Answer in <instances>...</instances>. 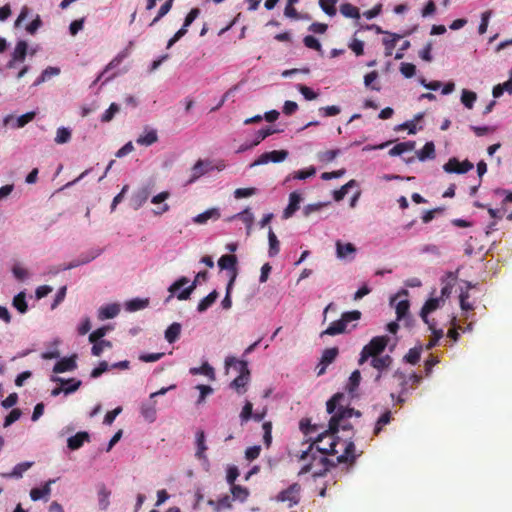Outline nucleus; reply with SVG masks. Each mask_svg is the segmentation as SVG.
<instances>
[{"instance_id": "obj_52", "label": "nucleus", "mask_w": 512, "mask_h": 512, "mask_svg": "<svg viewBox=\"0 0 512 512\" xmlns=\"http://www.w3.org/2000/svg\"><path fill=\"white\" fill-rule=\"evenodd\" d=\"M356 185L355 180H350L346 184H344L340 189L334 191V200L341 201L345 195L348 193V189Z\"/></svg>"}, {"instance_id": "obj_41", "label": "nucleus", "mask_w": 512, "mask_h": 512, "mask_svg": "<svg viewBox=\"0 0 512 512\" xmlns=\"http://www.w3.org/2000/svg\"><path fill=\"white\" fill-rule=\"evenodd\" d=\"M13 306L22 314L26 313L28 310V305L26 302V296L24 292L18 293L13 298Z\"/></svg>"}, {"instance_id": "obj_35", "label": "nucleus", "mask_w": 512, "mask_h": 512, "mask_svg": "<svg viewBox=\"0 0 512 512\" xmlns=\"http://www.w3.org/2000/svg\"><path fill=\"white\" fill-rule=\"evenodd\" d=\"M111 492L102 485L98 491V500H99V507L101 510H106L110 504L109 498H110Z\"/></svg>"}, {"instance_id": "obj_29", "label": "nucleus", "mask_w": 512, "mask_h": 512, "mask_svg": "<svg viewBox=\"0 0 512 512\" xmlns=\"http://www.w3.org/2000/svg\"><path fill=\"white\" fill-rule=\"evenodd\" d=\"M96 255H81L78 259L72 260L62 267V270H70L81 265L87 264L95 259Z\"/></svg>"}, {"instance_id": "obj_59", "label": "nucleus", "mask_w": 512, "mask_h": 512, "mask_svg": "<svg viewBox=\"0 0 512 512\" xmlns=\"http://www.w3.org/2000/svg\"><path fill=\"white\" fill-rule=\"evenodd\" d=\"M120 110V107L116 103H111L109 108L103 113L101 117L102 122H109L113 119L114 115Z\"/></svg>"}, {"instance_id": "obj_22", "label": "nucleus", "mask_w": 512, "mask_h": 512, "mask_svg": "<svg viewBox=\"0 0 512 512\" xmlns=\"http://www.w3.org/2000/svg\"><path fill=\"white\" fill-rule=\"evenodd\" d=\"M233 500L229 495H224L217 501L208 500V505L212 506L216 512H220L221 509H231Z\"/></svg>"}, {"instance_id": "obj_24", "label": "nucleus", "mask_w": 512, "mask_h": 512, "mask_svg": "<svg viewBox=\"0 0 512 512\" xmlns=\"http://www.w3.org/2000/svg\"><path fill=\"white\" fill-rule=\"evenodd\" d=\"M230 492L232 494V499L240 502H245L250 495L248 488L237 484L230 486Z\"/></svg>"}, {"instance_id": "obj_36", "label": "nucleus", "mask_w": 512, "mask_h": 512, "mask_svg": "<svg viewBox=\"0 0 512 512\" xmlns=\"http://www.w3.org/2000/svg\"><path fill=\"white\" fill-rule=\"evenodd\" d=\"M32 465L33 462L19 463L13 468L11 473L5 474V476L10 478H21L23 473L26 472Z\"/></svg>"}, {"instance_id": "obj_15", "label": "nucleus", "mask_w": 512, "mask_h": 512, "mask_svg": "<svg viewBox=\"0 0 512 512\" xmlns=\"http://www.w3.org/2000/svg\"><path fill=\"white\" fill-rule=\"evenodd\" d=\"M208 449L205 440V433L203 430H199L196 433V452L195 457L199 460L208 461L206 456V450Z\"/></svg>"}, {"instance_id": "obj_16", "label": "nucleus", "mask_w": 512, "mask_h": 512, "mask_svg": "<svg viewBox=\"0 0 512 512\" xmlns=\"http://www.w3.org/2000/svg\"><path fill=\"white\" fill-rule=\"evenodd\" d=\"M301 202V195L294 191L289 195V204L283 212V218H290L298 209Z\"/></svg>"}, {"instance_id": "obj_55", "label": "nucleus", "mask_w": 512, "mask_h": 512, "mask_svg": "<svg viewBox=\"0 0 512 512\" xmlns=\"http://www.w3.org/2000/svg\"><path fill=\"white\" fill-rule=\"evenodd\" d=\"M276 132H277V130L272 129L270 127H267L265 129H261V130L257 131L256 139L253 141L251 146L258 145L262 140H264L265 138H267L268 136H270V135H272V134H274Z\"/></svg>"}, {"instance_id": "obj_54", "label": "nucleus", "mask_w": 512, "mask_h": 512, "mask_svg": "<svg viewBox=\"0 0 512 512\" xmlns=\"http://www.w3.org/2000/svg\"><path fill=\"white\" fill-rule=\"evenodd\" d=\"M253 416V404L250 401H247L240 413V419L242 423L248 422Z\"/></svg>"}, {"instance_id": "obj_27", "label": "nucleus", "mask_w": 512, "mask_h": 512, "mask_svg": "<svg viewBox=\"0 0 512 512\" xmlns=\"http://www.w3.org/2000/svg\"><path fill=\"white\" fill-rule=\"evenodd\" d=\"M218 298V292L216 290H213L210 292L206 297H204L198 304L197 310L198 312L202 313L206 311L209 307L213 305V303Z\"/></svg>"}, {"instance_id": "obj_23", "label": "nucleus", "mask_w": 512, "mask_h": 512, "mask_svg": "<svg viewBox=\"0 0 512 512\" xmlns=\"http://www.w3.org/2000/svg\"><path fill=\"white\" fill-rule=\"evenodd\" d=\"M415 143L413 141H406L397 143L393 148H391L388 154L392 157L402 155L405 152L412 151L414 149Z\"/></svg>"}, {"instance_id": "obj_4", "label": "nucleus", "mask_w": 512, "mask_h": 512, "mask_svg": "<svg viewBox=\"0 0 512 512\" xmlns=\"http://www.w3.org/2000/svg\"><path fill=\"white\" fill-rule=\"evenodd\" d=\"M388 344V337L386 336H377L370 340V342L365 345L361 351L359 358V365H362L368 358L379 357V355L385 350Z\"/></svg>"}, {"instance_id": "obj_46", "label": "nucleus", "mask_w": 512, "mask_h": 512, "mask_svg": "<svg viewBox=\"0 0 512 512\" xmlns=\"http://www.w3.org/2000/svg\"><path fill=\"white\" fill-rule=\"evenodd\" d=\"M504 91L512 92V77L503 84L494 86L492 93L495 98H498L503 95Z\"/></svg>"}, {"instance_id": "obj_58", "label": "nucleus", "mask_w": 512, "mask_h": 512, "mask_svg": "<svg viewBox=\"0 0 512 512\" xmlns=\"http://www.w3.org/2000/svg\"><path fill=\"white\" fill-rule=\"evenodd\" d=\"M110 330L109 326H102L100 328H97L89 335V342H96L98 340H103L102 338L107 334V332Z\"/></svg>"}, {"instance_id": "obj_10", "label": "nucleus", "mask_w": 512, "mask_h": 512, "mask_svg": "<svg viewBox=\"0 0 512 512\" xmlns=\"http://www.w3.org/2000/svg\"><path fill=\"white\" fill-rule=\"evenodd\" d=\"M211 169V163L207 160L199 159L191 169V176L187 181V184L194 183L201 176L206 174Z\"/></svg>"}, {"instance_id": "obj_34", "label": "nucleus", "mask_w": 512, "mask_h": 512, "mask_svg": "<svg viewBox=\"0 0 512 512\" xmlns=\"http://www.w3.org/2000/svg\"><path fill=\"white\" fill-rule=\"evenodd\" d=\"M149 305L148 299L135 298L126 303V309L130 312H135L146 308Z\"/></svg>"}, {"instance_id": "obj_8", "label": "nucleus", "mask_w": 512, "mask_h": 512, "mask_svg": "<svg viewBox=\"0 0 512 512\" xmlns=\"http://www.w3.org/2000/svg\"><path fill=\"white\" fill-rule=\"evenodd\" d=\"M393 362V359L389 355L374 357L371 359L370 365L378 371L375 377V381L378 382L382 377V372L388 369Z\"/></svg>"}, {"instance_id": "obj_17", "label": "nucleus", "mask_w": 512, "mask_h": 512, "mask_svg": "<svg viewBox=\"0 0 512 512\" xmlns=\"http://www.w3.org/2000/svg\"><path fill=\"white\" fill-rule=\"evenodd\" d=\"M236 264H237V257L232 254L223 255L218 260V266L220 267V269L231 271L232 272L231 276H233L234 274H235V276L237 275Z\"/></svg>"}, {"instance_id": "obj_61", "label": "nucleus", "mask_w": 512, "mask_h": 512, "mask_svg": "<svg viewBox=\"0 0 512 512\" xmlns=\"http://www.w3.org/2000/svg\"><path fill=\"white\" fill-rule=\"evenodd\" d=\"M198 282L199 281H196V278H195L194 281L188 287H186L179 294H177V298L179 300H187V299H189L191 294L193 293V291L197 287Z\"/></svg>"}, {"instance_id": "obj_30", "label": "nucleus", "mask_w": 512, "mask_h": 512, "mask_svg": "<svg viewBox=\"0 0 512 512\" xmlns=\"http://www.w3.org/2000/svg\"><path fill=\"white\" fill-rule=\"evenodd\" d=\"M190 373L192 375L202 374L209 377L212 380L215 378L214 369L207 362L203 363L200 367L191 368Z\"/></svg>"}, {"instance_id": "obj_43", "label": "nucleus", "mask_w": 512, "mask_h": 512, "mask_svg": "<svg viewBox=\"0 0 512 512\" xmlns=\"http://www.w3.org/2000/svg\"><path fill=\"white\" fill-rule=\"evenodd\" d=\"M268 240H269V255L271 257H273L279 253L280 245H279V241H278L275 233L272 231V229L269 230Z\"/></svg>"}, {"instance_id": "obj_37", "label": "nucleus", "mask_w": 512, "mask_h": 512, "mask_svg": "<svg viewBox=\"0 0 512 512\" xmlns=\"http://www.w3.org/2000/svg\"><path fill=\"white\" fill-rule=\"evenodd\" d=\"M189 283V279L185 276L180 277L178 280H176L170 287L168 288V291L170 295L166 298L165 302H169L174 294L180 290L183 286Z\"/></svg>"}, {"instance_id": "obj_60", "label": "nucleus", "mask_w": 512, "mask_h": 512, "mask_svg": "<svg viewBox=\"0 0 512 512\" xmlns=\"http://www.w3.org/2000/svg\"><path fill=\"white\" fill-rule=\"evenodd\" d=\"M360 380H361L360 371L359 370L353 371L349 377V382L347 385L349 392H353L359 386Z\"/></svg>"}, {"instance_id": "obj_26", "label": "nucleus", "mask_w": 512, "mask_h": 512, "mask_svg": "<svg viewBox=\"0 0 512 512\" xmlns=\"http://www.w3.org/2000/svg\"><path fill=\"white\" fill-rule=\"evenodd\" d=\"M150 191L148 188H142L134 193L132 197L133 205L136 209L141 207L149 198Z\"/></svg>"}, {"instance_id": "obj_40", "label": "nucleus", "mask_w": 512, "mask_h": 512, "mask_svg": "<svg viewBox=\"0 0 512 512\" xmlns=\"http://www.w3.org/2000/svg\"><path fill=\"white\" fill-rule=\"evenodd\" d=\"M60 73V69L57 67H47L41 73V75L37 78L34 85H39L46 80L50 79L52 76H57Z\"/></svg>"}, {"instance_id": "obj_7", "label": "nucleus", "mask_w": 512, "mask_h": 512, "mask_svg": "<svg viewBox=\"0 0 512 512\" xmlns=\"http://www.w3.org/2000/svg\"><path fill=\"white\" fill-rule=\"evenodd\" d=\"M288 157V152L286 150H273L270 152H265L259 156L257 160L254 161L252 166L263 165L269 162H282Z\"/></svg>"}, {"instance_id": "obj_12", "label": "nucleus", "mask_w": 512, "mask_h": 512, "mask_svg": "<svg viewBox=\"0 0 512 512\" xmlns=\"http://www.w3.org/2000/svg\"><path fill=\"white\" fill-rule=\"evenodd\" d=\"M77 368L76 356L65 357L59 360L53 367L54 373H64Z\"/></svg>"}, {"instance_id": "obj_5", "label": "nucleus", "mask_w": 512, "mask_h": 512, "mask_svg": "<svg viewBox=\"0 0 512 512\" xmlns=\"http://www.w3.org/2000/svg\"><path fill=\"white\" fill-rule=\"evenodd\" d=\"M301 485L298 483L291 484L287 489L282 490L276 496L278 502H287L288 507H293L300 502Z\"/></svg>"}, {"instance_id": "obj_56", "label": "nucleus", "mask_w": 512, "mask_h": 512, "mask_svg": "<svg viewBox=\"0 0 512 512\" xmlns=\"http://www.w3.org/2000/svg\"><path fill=\"white\" fill-rule=\"evenodd\" d=\"M235 281V274L233 276H231L229 282H228V285H227V288H226V295L224 297V299L222 300L221 302V305L224 309H230L231 306H232V300H231V296H230V291H231V287L233 285Z\"/></svg>"}, {"instance_id": "obj_14", "label": "nucleus", "mask_w": 512, "mask_h": 512, "mask_svg": "<svg viewBox=\"0 0 512 512\" xmlns=\"http://www.w3.org/2000/svg\"><path fill=\"white\" fill-rule=\"evenodd\" d=\"M90 441V435L86 431H80L71 436L67 440V446L71 450H77L83 446L85 442Z\"/></svg>"}, {"instance_id": "obj_64", "label": "nucleus", "mask_w": 512, "mask_h": 512, "mask_svg": "<svg viewBox=\"0 0 512 512\" xmlns=\"http://www.w3.org/2000/svg\"><path fill=\"white\" fill-rule=\"evenodd\" d=\"M21 410L16 408L13 409L4 420V427H8L12 425L14 422H16L21 417Z\"/></svg>"}, {"instance_id": "obj_38", "label": "nucleus", "mask_w": 512, "mask_h": 512, "mask_svg": "<svg viewBox=\"0 0 512 512\" xmlns=\"http://www.w3.org/2000/svg\"><path fill=\"white\" fill-rule=\"evenodd\" d=\"M315 174H316V169L313 166H311L308 169L299 170V171L294 172L292 175H289L285 179V182L289 181L290 178L298 179V180H305L309 177L314 176Z\"/></svg>"}, {"instance_id": "obj_42", "label": "nucleus", "mask_w": 512, "mask_h": 512, "mask_svg": "<svg viewBox=\"0 0 512 512\" xmlns=\"http://www.w3.org/2000/svg\"><path fill=\"white\" fill-rule=\"evenodd\" d=\"M392 419V413L391 411L387 410L385 411L377 420L374 428V435H378L382 428L389 424Z\"/></svg>"}, {"instance_id": "obj_11", "label": "nucleus", "mask_w": 512, "mask_h": 512, "mask_svg": "<svg viewBox=\"0 0 512 512\" xmlns=\"http://www.w3.org/2000/svg\"><path fill=\"white\" fill-rule=\"evenodd\" d=\"M440 301L441 300L439 298H430L429 300H427L425 302V304L423 305V307L421 309L420 316H421L422 320L424 321V323L429 326V329H432L433 325L431 324L430 320L428 319V314L435 311L439 307Z\"/></svg>"}, {"instance_id": "obj_2", "label": "nucleus", "mask_w": 512, "mask_h": 512, "mask_svg": "<svg viewBox=\"0 0 512 512\" xmlns=\"http://www.w3.org/2000/svg\"><path fill=\"white\" fill-rule=\"evenodd\" d=\"M225 365L227 367H234L239 371V375L230 383V387L238 394H244L246 392V386L250 381L248 363L244 360H237L235 357L231 356L226 358Z\"/></svg>"}, {"instance_id": "obj_9", "label": "nucleus", "mask_w": 512, "mask_h": 512, "mask_svg": "<svg viewBox=\"0 0 512 512\" xmlns=\"http://www.w3.org/2000/svg\"><path fill=\"white\" fill-rule=\"evenodd\" d=\"M141 415L143 418L148 421L149 423H152L156 420L157 415V401L155 398H150L146 402H143L141 404L140 408Z\"/></svg>"}, {"instance_id": "obj_49", "label": "nucleus", "mask_w": 512, "mask_h": 512, "mask_svg": "<svg viewBox=\"0 0 512 512\" xmlns=\"http://www.w3.org/2000/svg\"><path fill=\"white\" fill-rule=\"evenodd\" d=\"M336 2L337 0H319V5L327 15L334 16L336 14Z\"/></svg>"}, {"instance_id": "obj_62", "label": "nucleus", "mask_w": 512, "mask_h": 512, "mask_svg": "<svg viewBox=\"0 0 512 512\" xmlns=\"http://www.w3.org/2000/svg\"><path fill=\"white\" fill-rule=\"evenodd\" d=\"M198 282L199 281H196V278H195L194 281L188 287H186L179 294H177V298L179 300H187V299H189L191 294L193 293V291L197 287Z\"/></svg>"}, {"instance_id": "obj_32", "label": "nucleus", "mask_w": 512, "mask_h": 512, "mask_svg": "<svg viewBox=\"0 0 512 512\" xmlns=\"http://www.w3.org/2000/svg\"><path fill=\"white\" fill-rule=\"evenodd\" d=\"M157 141H158V136H157V133L155 130H150V131L146 132L144 135H140L136 140V142L139 145H144V146H150Z\"/></svg>"}, {"instance_id": "obj_6", "label": "nucleus", "mask_w": 512, "mask_h": 512, "mask_svg": "<svg viewBox=\"0 0 512 512\" xmlns=\"http://www.w3.org/2000/svg\"><path fill=\"white\" fill-rule=\"evenodd\" d=\"M473 163L469 160L460 162L457 158L453 157L444 164L443 169L447 173L464 174L473 169Z\"/></svg>"}, {"instance_id": "obj_13", "label": "nucleus", "mask_w": 512, "mask_h": 512, "mask_svg": "<svg viewBox=\"0 0 512 512\" xmlns=\"http://www.w3.org/2000/svg\"><path fill=\"white\" fill-rule=\"evenodd\" d=\"M221 214L218 208H210L195 217H193V222L198 225L206 224L209 220L216 221L220 218Z\"/></svg>"}, {"instance_id": "obj_1", "label": "nucleus", "mask_w": 512, "mask_h": 512, "mask_svg": "<svg viewBox=\"0 0 512 512\" xmlns=\"http://www.w3.org/2000/svg\"><path fill=\"white\" fill-rule=\"evenodd\" d=\"M344 399L343 393L334 394L326 403V409L329 414L334 415L329 420L328 430L321 433L313 443L308 445L307 450L302 451L299 460L309 462L300 470V474H305L311 471L313 462L318 459L317 453L322 455H336L339 453L338 446L341 447L342 453L337 456L336 462L330 461L327 457H320V463L328 469V466H336L339 463L353 464L357 455L355 454V444L353 441L342 440L337 436L339 431L340 421L347 417L356 415L359 417L361 413L355 411L353 408H344L340 406L336 412L340 402Z\"/></svg>"}, {"instance_id": "obj_63", "label": "nucleus", "mask_w": 512, "mask_h": 512, "mask_svg": "<svg viewBox=\"0 0 512 512\" xmlns=\"http://www.w3.org/2000/svg\"><path fill=\"white\" fill-rule=\"evenodd\" d=\"M339 150H327L318 154V158L321 162H331L333 161L339 154Z\"/></svg>"}, {"instance_id": "obj_51", "label": "nucleus", "mask_w": 512, "mask_h": 512, "mask_svg": "<svg viewBox=\"0 0 512 512\" xmlns=\"http://www.w3.org/2000/svg\"><path fill=\"white\" fill-rule=\"evenodd\" d=\"M263 429V442L267 448L272 443V423L270 421L264 422L262 425Z\"/></svg>"}, {"instance_id": "obj_20", "label": "nucleus", "mask_w": 512, "mask_h": 512, "mask_svg": "<svg viewBox=\"0 0 512 512\" xmlns=\"http://www.w3.org/2000/svg\"><path fill=\"white\" fill-rule=\"evenodd\" d=\"M336 253L340 259H345L356 253V247L352 243H342L340 240L336 242Z\"/></svg>"}, {"instance_id": "obj_21", "label": "nucleus", "mask_w": 512, "mask_h": 512, "mask_svg": "<svg viewBox=\"0 0 512 512\" xmlns=\"http://www.w3.org/2000/svg\"><path fill=\"white\" fill-rule=\"evenodd\" d=\"M52 381L54 382H59L61 383L62 385L63 384H67L66 387H63V392L67 395V394H71L73 392H75L76 390L79 389V387L81 386V381L80 380H76L74 378H71V379H68V380H65L61 377H53L52 378Z\"/></svg>"}, {"instance_id": "obj_28", "label": "nucleus", "mask_w": 512, "mask_h": 512, "mask_svg": "<svg viewBox=\"0 0 512 512\" xmlns=\"http://www.w3.org/2000/svg\"><path fill=\"white\" fill-rule=\"evenodd\" d=\"M181 325L177 322L172 323L165 331V339L169 343H174L180 336Z\"/></svg>"}, {"instance_id": "obj_39", "label": "nucleus", "mask_w": 512, "mask_h": 512, "mask_svg": "<svg viewBox=\"0 0 512 512\" xmlns=\"http://www.w3.org/2000/svg\"><path fill=\"white\" fill-rule=\"evenodd\" d=\"M339 350L337 347L327 348L323 351L321 356V364H331L335 361L336 357L338 356Z\"/></svg>"}, {"instance_id": "obj_3", "label": "nucleus", "mask_w": 512, "mask_h": 512, "mask_svg": "<svg viewBox=\"0 0 512 512\" xmlns=\"http://www.w3.org/2000/svg\"><path fill=\"white\" fill-rule=\"evenodd\" d=\"M360 318L361 312L358 310L344 312L339 320L333 321L328 328L321 333V336H335L345 333L347 331L348 324L352 321H357Z\"/></svg>"}, {"instance_id": "obj_48", "label": "nucleus", "mask_w": 512, "mask_h": 512, "mask_svg": "<svg viewBox=\"0 0 512 512\" xmlns=\"http://www.w3.org/2000/svg\"><path fill=\"white\" fill-rule=\"evenodd\" d=\"M71 139V131L68 128L60 127L57 129L55 142L57 144H65Z\"/></svg>"}, {"instance_id": "obj_18", "label": "nucleus", "mask_w": 512, "mask_h": 512, "mask_svg": "<svg viewBox=\"0 0 512 512\" xmlns=\"http://www.w3.org/2000/svg\"><path fill=\"white\" fill-rule=\"evenodd\" d=\"M120 312L118 304H108L100 307L98 310V318L100 320H106L116 317Z\"/></svg>"}, {"instance_id": "obj_45", "label": "nucleus", "mask_w": 512, "mask_h": 512, "mask_svg": "<svg viewBox=\"0 0 512 512\" xmlns=\"http://www.w3.org/2000/svg\"><path fill=\"white\" fill-rule=\"evenodd\" d=\"M476 99H477V95H476L475 92L469 91V90H466V89H464L462 91L461 102L468 109H471L473 107L474 102L476 101Z\"/></svg>"}, {"instance_id": "obj_44", "label": "nucleus", "mask_w": 512, "mask_h": 512, "mask_svg": "<svg viewBox=\"0 0 512 512\" xmlns=\"http://www.w3.org/2000/svg\"><path fill=\"white\" fill-rule=\"evenodd\" d=\"M91 343L93 344L91 353L94 356H100L102 354V352L104 351V349L112 347V343L108 340H98L96 342H91Z\"/></svg>"}, {"instance_id": "obj_33", "label": "nucleus", "mask_w": 512, "mask_h": 512, "mask_svg": "<svg viewBox=\"0 0 512 512\" xmlns=\"http://www.w3.org/2000/svg\"><path fill=\"white\" fill-rule=\"evenodd\" d=\"M417 156L421 161L435 157V146L433 142H427L421 150L417 152Z\"/></svg>"}, {"instance_id": "obj_57", "label": "nucleus", "mask_w": 512, "mask_h": 512, "mask_svg": "<svg viewBox=\"0 0 512 512\" xmlns=\"http://www.w3.org/2000/svg\"><path fill=\"white\" fill-rule=\"evenodd\" d=\"M303 43L309 49H313L318 52L322 51V46H321L320 42L312 35L305 36L303 39Z\"/></svg>"}, {"instance_id": "obj_50", "label": "nucleus", "mask_w": 512, "mask_h": 512, "mask_svg": "<svg viewBox=\"0 0 512 512\" xmlns=\"http://www.w3.org/2000/svg\"><path fill=\"white\" fill-rule=\"evenodd\" d=\"M421 356V348H411L405 355L404 359L407 363L415 365L419 362Z\"/></svg>"}, {"instance_id": "obj_47", "label": "nucleus", "mask_w": 512, "mask_h": 512, "mask_svg": "<svg viewBox=\"0 0 512 512\" xmlns=\"http://www.w3.org/2000/svg\"><path fill=\"white\" fill-rule=\"evenodd\" d=\"M174 0H166L158 10L157 16L150 23V26L155 25L161 18H163L172 8Z\"/></svg>"}, {"instance_id": "obj_53", "label": "nucleus", "mask_w": 512, "mask_h": 512, "mask_svg": "<svg viewBox=\"0 0 512 512\" xmlns=\"http://www.w3.org/2000/svg\"><path fill=\"white\" fill-rule=\"evenodd\" d=\"M409 301L408 300H401L396 305V314H397V320L403 319L409 311Z\"/></svg>"}, {"instance_id": "obj_31", "label": "nucleus", "mask_w": 512, "mask_h": 512, "mask_svg": "<svg viewBox=\"0 0 512 512\" xmlns=\"http://www.w3.org/2000/svg\"><path fill=\"white\" fill-rule=\"evenodd\" d=\"M340 12L343 16L347 18L359 19L360 12L359 9L353 6L350 3H344L340 6Z\"/></svg>"}, {"instance_id": "obj_25", "label": "nucleus", "mask_w": 512, "mask_h": 512, "mask_svg": "<svg viewBox=\"0 0 512 512\" xmlns=\"http://www.w3.org/2000/svg\"><path fill=\"white\" fill-rule=\"evenodd\" d=\"M54 480L48 481L42 488H33L30 491V497L33 501L40 500L41 498L49 495L51 493L50 485Z\"/></svg>"}, {"instance_id": "obj_19", "label": "nucleus", "mask_w": 512, "mask_h": 512, "mask_svg": "<svg viewBox=\"0 0 512 512\" xmlns=\"http://www.w3.org/2000/svg\"><path fill=\"white\" fill-rule=\"evenodd\" d=\"M27 48L28 45L24 40L18 41L12 53V60L9 62L8 66L12 67L15 61H23L27 54Z\"/></svg>"}]
</instances>
